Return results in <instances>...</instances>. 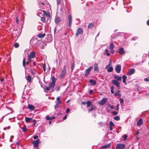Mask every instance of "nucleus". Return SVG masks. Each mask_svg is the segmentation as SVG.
<instances>
[{"mask_svg":"<svg viewBox=\"0 0 149 149\" xmlns=\"http://www.w3.org/2000/svg\"><path fill=\"white\" fill-rule=\"evenodd\" d=\"M89 83L91 84V85L94 86L95 85L96 82L95 80L91 79L89 80Z\"/></svg>","mask_w":149,"mask_h":149,"instance_id":"19","label":"nucleus"},{"mask_svg":"<svg viewBox=\"0 0 149 149\" xmlns=\"http://www.w3.org/2000/svg\"><path fill=\"white\" fill-rule=\"evenodd\" d=\"M41 21L43 23L46 22L45 18L44 17H41Z\"/></svg>","mask_w":149,"mask_h":149,"instance_id":"30","label":"nucleus"},{"mask_svg":"<svg viewBox=\"0 0 149 149\" xmlns=\"http://www.w3.org/2000/svg\"><path fill=\"white\" fill-rule=\"evenodd\" d=\"M70 110L68 108H67L66 110V112L68 113L70 112Z\"/></svg>","mask_w":149,"mask_h":149,"instance_id":"53","label":"nucleus"},{"mask_svg":"<svg viewBox=\"0 0 149 149\" xmlns=\"http://www.w3.org/2000/svg\"><path fill=\"white\" fill-rule=\"evenodd\" d=\"M109 124H110L109 126L113 127L114 126V124L113 123V122L111 121H110L109 122Z\"/></svg>","mask_w":149,"mask_h":149,"instance_id":"37","label":"nucleus"},{"mask_svg":"<svg viewBox=\"0 0 149 149\" xmlns=\"http://www.w3.org/2000/svg\"><path fill=\"white\" fill-rule=\"evenodd\" d=\"M28 62H29L30 63L31 62V59L32 58H31L30 57H28Z\"/></svg>","mask_w":149,"mask_h":149,"instance_id":"54","label":"nucleus"},{"mask_svg":"<svg viewBox=\"0 0 149 149\" xmlns=\"http://www.w3.org/2000/svg\"><path fill=\"white\" fill-rule=\"evenodd\" d=\"M113 69L112 67H110L109 68L107 69V71L109 72H111L113 70Z\"/></svg>","mask_w":149,"mask_h":149,"instance_id":"32","label":"nucleus"},{"mask_svg":"<svg viewBox=\"0 0 149 149\" xmlns=\"http://www.w3.org/2000/svg\"><path fill=\"white\" fill-rule=\"evenodd\" d=\"M95 108V106L91 107L90 109H88V111L89 112H91V111H93Z\"/></svg>","mask_w":149,"mask_h":149,"instance_id":"33","label":"nucleus"},{"mask_svg":"<svg viewBox=\"0 0 149 149\" xmlns=\"http://www.w3.org/2000/svg\"><path fill=\"white\" fill-rule=\"evenodd\" d=\"M135 72V69L133 68H131L128 71V74L129 75H131Z\"/></svg>","mask_w":149,"mask_h":149,"instance_id":"16","label":"nucleus"},{"mask_svg":"<svg viewBox=\"0 0 149 149\" xmlns=\"http://www.w3.org/2000/svg\"><path fill=\"white\" fill-rule=\"evenodd\" d=\"M105 52L106 54V55L107 56H108L110 55V53L109 52V50L107 49H106L105 50Z\"/></svg>","mask_w":149,"mask_h":149,"instance_id":"34","label":"nucleus"},{"mask_svg":"<svg viewBox=\"0 0 149 149\" xmlns=\"http://www.w3.org/2000/svg\"><path fill=\"white\" fill-rule=\"evenodd\" d=\"M108 99L107 98H104L102 99V101L100 102H99V104L101 105L104 104L107 102Z\"/></svg>","mask_w":149,"mask_h":149,"instance_id":"12","label":"nucleus"},{"mask_svg":"<svg viewBox=\"0 0 149 149\" xmlns=\"http://www.w3.org/2000/svg\"><path fill=\"white\" fill-rule=\"evenodd\" d=\"M32 119V118L27 117L25 118V121L26 122H29Z\"/></svg>","mask_w":149,"mask_h":149,"instance_id":"28","label":"nucleus"},{"mask_svg":"<svg viewBox=\"0 0 149 149\" xmlns=\"http://www.w3.org/2000/svg\"><path fill=\"white\" fill-rule=\"evenodd\" d=\"M76 20L79 22V23L80 22V20L79 19V18H76Z\"/></svg>","mask_w":149,"mask_h":149,"instance_id":"62","label":"nucleus"},{"mask_svg":"<svg viewBox=\"0 0 149 149\" xmlns=\"http://www.w3.org/2000/svg\"><path fill=\"white\" fill-rule=\"evenodd\" d=\"M4 81V78L2 77L1 78V82H3Z\"/></svg>","mask_w":149,"mask_h":149,"instance_id":"63","label":"nucleus"},{"mask_svg":"<svg viewBox=\"0 0 149 149\" xmlns=\"http://www.w3.org/2000/svg\"><path fill=\"white\" fill-rule=\"evenodd\" d=\"M43 14H42V16L46 15L47 17V22L48 23H49L51 21V19L50 17V14L49 13H46V11L43 10L42 11Z\"/></svg>","mask_w":149,"mask_h":149,"instance_id":"3","label":"nucleus"},{"mask_svg":"<svg viewBox=\"0 0 149 149\" xmlns=\"http://www.w3.org/2000/svg\"><path fill=\"white\" fill-rule=\"evenodd\" d=\"M68 26L70 28L71 26L72 23V16L71 14H69L68 15Z\"/></svg>","mask_w":149,"mask_h":149,"instance_id":"10","label":"nucleus"},{"mask_svg":"<svg viewBox=\"0 0 149 149\" xmlns=\"http://www.w3.org/2000/svg\"><path fill=\"white\" fill-rule=\"evenodd\" d=\"M143 122V121L142 119L141 118H140L139 119L138 121H137V125L138 126L141 125H142Z\"/></svg>","mask_w":149,"mask_h":149,"instance_id":"21","label":"nucleus"},{"mask_svg":"<svg viewBox=\"0 0 149 149\" xmlns=\"http://www.w3.org/2000/svg\"><path fill=\"white\" fill-rule=\"evenodd\" d=\"M115 70L116 73H120L121 70V65L119 64L117 65L116 66Z\"/></svg>","mask_w":149,"mask_h":149,"instance_id":"9","label":"nucleus"},{"mask_svg":"<svg viewBox=\"0 0 149 149\" xmlns=\"http://www.w3.org/2000/svg\"><path fill=\"white\" fill-rule=\"evenodd\" d=\"M86 103V102H82L81 103L82 104H84V105H85Z\"/></svg>","mask_w":149,"mask_h":149,"instance_id":"61","label":"nucleus"},{"mask_svg":"<svg viewBox=\"0 0 149 149\" xmlns=\"http://www.w3.org/2000/svg\"><path fill=\"white\" fill-rule=\"evenodd\" d=\"M93 68L92 66H91L85 70L84 72L85 76H86L89 74L91 71L93 69Z\"/></svg>","mask_w":149,"mask_h":149,"instance_id":"8","label":"nucleus"},{"mask_svg":"<svg viewBox=\"0 0 149 149\" xmlns=\"http://www.w3.org/2000/svg\"><path fill=\"white\" fill-rule=\"evenodd\" d=\"M125 147V145L123 144H118L116 146V148L117 149H123Z\"/></svg>","mask_w":149,"mask_h":149,"instance_id":"11","label":"nucleus"},{"mask_svg":"<svg viewBox=\"0 0 149 149\" xmlns=\"http://www.w3.org/2000/svg\"><path fill=\"white\" fill-rule=\"evenodd\" d=\"M55 89H56V91H58L59 90V89H60V88L59 86H58V87H56L55 88Z\"/></svg>","mask_w":149,"mask_h":149,"instance_id":"50","label":"nucleus"},{"mask_svg":"<svg viewBox=\"0 0 149 149\" xmlns=\"http://www.w3.org/2000/svg\"><path fill=\"white\" fill-rule=\"evenodd\" d=\"M94 26V23H91L88 25V28H92Z\"/></svg>","mask_w":149,"mask_h":149,"instance_id":"27","label":"nucleus"},{"mask_svg":"<svg viewBox=\"0 0 149 149\" xmlns=\"http://www.w3.org/2000/svg\"><path fill=\"white\" fill-rule=\"evenodd\" d=\"M147 25H149V19L147 21Z\"/></svg>","mask_w":149,"mask_h":149,"instance_id":"64","label":"nucleus"},{"mask_svg":"<svg viewBox=\"0 0 149 149\" xmlns=\"http://www.w3.org/2000/svg\"><path fill=\"white\" fill-rule=\"evenodd\" d=\"M83 33V29L80 28H79L77 30L76 33L75 34V36L76 37H77L79 35L82 34Z\"/></svg>","mask_w":149,"mask_h":149,"instance_id":"7","label":"nucleus"},{"mask_svg":"<svg viewBox=\"0 0 149 149\" xmlns=\"http://www.w3.org/2000/svg\"><path fill=\"white\" fill-rule=\"evenodd\" d=\"M45 67H46V65H45V64H44L43 66V71H45L46 70Z\"/></svg>","mask_w":149,"mask_h":149,"instance_id":"45","label":"nucleus"},{"mask_svg":"<svg viewBox=\"0 0 149 149\" xmlns=\"http://www.w3.org/2000/svg\"><path fill=\"white\" fill-rule=\"evenodd\" d=\"M25 63H26V62L25 61V59L24 58L23 59V65L24 67H25Z\"/></svg>","mask_w":149,"mask_h":149,"instance_id":"40","label":"nucleus"},{"mask_svg":"<svg viewBox=\"0 0 149 149\" xmlns=\"http://www.w3.org/2000/svg\"><path fill=\"white\" fill-rule=\"evenodd\" d=\"M113 114L115 115H116L118 114V112L116 111H114L113 112Z\"/></svg>","mask_w":149,"mask_h":149,"instance_id":"56","label":"nucleus"},{"mask_svg":"<svg viewBox=\"0 0 149 149\" xmlns=\"http://www.w3.org/2000/svg\"><path fill=\"white\" fill-rule=\"evenodd\" d=\"M118 52L120 54L122 55L124 54L125 53V51L123 47H121L119 49Z\"/></svg>","mask_w":149,"mask_h":149,"instance_id":"17","label":"nucleus"},{"mask_svg":"<svg viewBox=\"0 0 149 149\" xmlns=\"http://www.w3.org/2000/svg\"><path fill=\"white\" fill-rule=\"evenodd\" d=\"M66 73V66L65 65H64L63 67V70L62 71L60 75L61 77L62 78H63L65 77Z\"/></svg>","mask_w":149,"mask_h":149,"instance_id":"5","label":"nucleus"},{"mask_svg":"<svg viewBox=\"0 0 149 149\" xmlns=\"http://www.w3.org/2000/svg\"><path fill=\"white\" fill-rule=\"evenodd\" d=\"M26 79L28 82H30L31 81V77L29 75H28Z\"/></svg>","mask_w":149,"mask_h":149,"instance_id":"31","label":"nucleus"},{"mask_svg":"<svg viewBox=\"0 0 149 149\" xmlns=\"http://www.w3.org/2000/svg\"><path fill=\"white\" fill-rule=\"evenodd\" d=\"M115 96H118L120 97L121 95V94L120 93V91H118L116 92L114 94Z\"/></svg>","mask_w":149,"mask_h":149,"instance_id":"23","label":"nucleus"},{"mask_svg":"<svg viewBox=\"0 0 149 149\" xmlns=\"http://www.w3.org/2000/svg\"><path fill=\"white\" fill-rule=\"evenodd\" d=\"M123 137L124 138V139H125L124 140H125L126 139H127V135L126 134H125L123 135Z\"/></svg>","mask_w":149,"mask_h":149,"instance_id":"47","label":"nucleus"},{"mask_svg":"<svg viewBox=\"0 0 149 149\" xmlns=\"http://www.w3.org/2000/svg\"><path fill=\"white\" fill-rule=\"evenodd\" d=\"M60 97H57L56 98V100L55 102L56 104V105L54 106V109H56L58 108H59L61 106L60 105V104L61 103V102L60 101Z\"/></svg>","mask_w":149,"mask_h":149,"instance_id":"4","label":"nucleus"},{"mask_svg":"<svg viewBox=\"0 0 149 149\" xmlns=\"http://www.w3.org/2000/svg\"><path fill=\"white\" fill-rule=\"evenodd\" d=\"M46 119L47 120H51L50 117L48 116H46Z\"/></svg>","mask_w":149,"mask_h":149,"instance_id":"52","label":"nucleus"},{"mask_svg":"<svg viewBox=\"0 0 149 149\" xmlns=\"http://www.w3.org/2000/svg\"><path fill=\"white\" fill-rule=\"evenodd\" d=\"M45 34L39 33L38 36L40 38H43L45 36Z\"/></svg>","mask_w":149,"mask_h":149,"instance_id":"25","label":"nucleus"},{"mask_svg":"<svg viewBox=\"0 0 149 149\" xmlns=\"http://www.w3.org/2000/svg\"><path fill=\"white\" fill-rule=\"evenodd\" d=\"M119 104H118L117 106H116V107H117V108L116 109V110H118V109H119Z\"/></svg>","mask_w":149,"mask_h":149,"instance_id":"57","label":"nucleus"},{"mask_svg":"<svg viewBox=\"0 0 149 149\" xmlns=\"http://www.w3.org/2000/svg\"><path fill=\"white\" fill-rule=\"evenodd\" d=\"M137 89L138 91H139L141 89V88L139 86L137 85L136 86Z\"/></svg>","mask_w":149,"mask_h":149,"instance_id":"44","label":"nucleus"},{"mask_svg":"<svg viewBox=\"0 0 149 149\" xmlns=\"http://www.w3.org/2000/svg\"><path fill=\"white\" fill-rule=\"evenodd\" d=\"M94 71H98L99 70H98V67L97 66L95 67L94 68Z\"/></svg>","mask_w":149,"mask_h":149,"instance_id":"43","label":"nucleus"},{"mask_svg":"<svg viewBox=\"0 0 149 149\" xmlns=\"http://www.w3.org/2000/svg\"><path fill=\"white\" fill-rule=\"evenodd\" d=\"M36 56V53L33 51L31 52L29 55L27 56V57H30L32 58H35Z\"/></svg>","mask_w":149,"mask_h":149,"instance_id":"13","label":"nucleus"},{"mask_svg":"<svg viewBox=\"0 0 149 149\" xmlns=\"http://www.w3.org/2000/svg\"><path fill=\"white\" fill-rule=\"evenodd\" d=\"M112 84L116 86L117 88H120V83L116 80L114 79L112 80Z\"/></svg>","mask_w":149,"mask_h":149,"instance_id":"14","label":"nucleus"},{"mask_svg":"<svg viewBox=\"0 0 149 149\" xmlns=\"http://www.w3.org/2000/svg\"><path fill=\"white\" fill-rule=\"evenodd\" d=\"M28 107L29 109L31 111L35 109L34 107L32 105L28 104Z\"/></svg>","mask_w":149,"mask_h":149,"instance_id":"22","label":"nucleus"},{"mask_svg":"<svg viewBox=\"0 0 149 149\" xmlns=\"http://www.w3.org/2000/svg\"><path fill=\"white\" fill-rule=\"evenodd\" d=\"M56 81V79L54 77H52V82L49 84V87H45V90L47 91L51 90V92L53 91L55 86Z\"/></svg>","mask_w":149,"mask_h":149,"instance_id":"1","label":"nucleus"},{"mask_svg":"<svg viewBox=\"0 0 149 149\" xmlns=\"http://www.w3.org/2000/svg\"><path fill=\"white\" fill-rule=\"evenodd\" d=\"M30 44L31 46L37 47L39 45L38 40L37 38H32L30 41Z\"/></svg>","mask_w":149,"mask_h":149,"instance_id":"2","label":"nucleus"},{"mask_svg":"<svg viewBox=\"0 0 149 149\" xmlns=\"http://www.w3.org/2000/svg\"><path fill=\"white\" fill-rule=\"evenodd\" d=\"M144 80L145 81L149 82V76L147 78H144Z\"/></svg>","mask_w":149,"mask_h":149,"instance_id":"38","label":"nucleus"},{"mask_svg":"<svg viewBox=\"0 0 149 149\" xmlns=\"http://www.w3.org/2000/svg\"><path fill=\"white\" fill-rule=\"evenodd\" d=\"M114 47V45L113 43H111L109 46V49L110 50V51L112 54L114 53L113 50V48Z\"/></svg>","mask_w":149,"mask_h":149,"instance_id":"15","label":"nucleus"},{"mask_svg":"<svg viewBox=\"0 0 149 149\" xmlns=\"http://www.w3.org/2000/svg\"><path fill=\"white\" fill-rule=\"evenodd\" d=\"M74 63H73L72 64V66H71V69L72 71L73 70V69H74Z\"/></svg>","mask_w":149,"mask_h":149,"instance_id":"46","label":"nucleus"},{"mask_svg":"<svg viewBox=\"0 0 149 149\" xmlns=\"http://www.w3.org/2000/svg\"><path fill=\"white\" fill-rule=\"evenodd\" d=\"M111 61H110L109 64L106 66V68L107 69L111 65Z\"/></svg>","mask_w":149,"mask_h":149,"instance_id":"42","label":"nucleus"},{"mask_svg":"<svg viewBox=\"0 0 149 149\" xmlns=\"http://www.w3.org/2000/svg\"><path fill=\"white\" fill-rule=\"evenodd\" d=\"M26 127L24 126L23 127V128H22V130L23 131L25 132L26 131Z\"/></svg>","mask_w":149,"mask_h":149,"instance_id":"41","label":"nucleus"},{"mask_svg":"<svg viewBox=\"0 0 149 149\" xmlns=\"http://www.w3.org/2000/svg\"><path fill=\"white\" fill-rule=\"evenodd\" d=\"M123 77V82L126 85L127 84L126 83V79L127 78V77L125 75H124L122 76Z\"/></svg>","mask_w":149,"mask_h":149,"instance_id":"18","label":"nucleus"},{"mask_svg":"<svg viewBox=\"0 0 149 149\" xmlns=\"http://www.w3.org/2000/svg\"><path fill=\"white\" fill-rule=\"evenodd\" d=\"M93 90H90L89 91V94L91 95L92 94V93H93Z\"/></svg>","mask_w":149,"mask_h":149,"instance_id":"49","label":"nucleus"},{"mask_svg":"<svg viewBox=\"0 0 149 149\" xmlns=\"http://www.w3.org/2000/svg\"><path fill=\"white\" fill-rule=\"evenodd\" d=\"M14 46L15 48H17L19 46V44L17 43H16L14 44Z\"/></svg>","mask_w":149,"mask_h":149,"instance_id":"39","label":"nucleus"},{"mask_svg":"<svg viewBox=\"0 0 149 149\" xmlns=\"http://www.w3.org/2000/svg\"><path fill=\"white\" fill-rule=\"evenodd\" d=\"M56 1L57 4H59L60 3V0H56Z\"/></svg>","mask_w":149,"mask_h":149,"instance_id":"55","label":"nucleus"},{"mask_svg":"<svg viewBox=\"0 0 149 149\" xmlns=\"http://www.w3.org/2000/svg\"><path fill=\"white\" fill-rule=\"evenodd\" d=\"M114 119L116 120H119L120 119V118L118 116H116L114 117Z\"/></svg>","mask_w":149,"mask_h":149,"instance_id":"35","label":"nucleus"},{"mask_svg":"<svg viewBox=\"0 0 149 149\" xmlns=\"http://www.w3.org/2000/svg\"><path fill=\"white\" fill-rule=\"evenodd\" d=\"M114 78L118 81H121V80L122 77H121L117 75H115L114 76Z\"/></svg>","mask_w":149,"mask_h":149,"instance_id":"24","label":"nucleus"},{"mask_svg":"<svg viewBox=\"0 0 149 149\" xmlns=\"http://www.w3.org/2000/svg\"><path fill=\"white\" fill-rule=\"evenodd\" d=\"M55 118V117L54 116H52L51 117H50L51 120L54 119Z\"/></svg>","mask_w":149,"mask_h":149,"instance_id":"59","label":"nucleus"},{"mask_svg":"<svg viewBox=\"0 0 149 149\" xmlns=\"http://www.w3.org/2000/svg\"><path fill=\"white\" fill-rule=\"evenodd\" d=\"M111 144L109 143L107 145H106L105 146H102V148H109L111 146Z\"/></svg>","mask_w":149,"mask_h":149,"instance_id":"26","label":"nucleus"},{"mask_svg":"<svg viewBox=\"0 0 149 149\" xmlns=\"http://www.w3.org/2000/svg\"><path fill=\"white\" fill-rule=\"evenodd\" d=\"M38 136H37V135H35L33 137V139H36L37 138H38Z\"/></svg>","mask_w":149,"mask_h":149,"instance_id":"58","label":"nucleus"},{"mask_svg":"<svg viewBox=\"0 0 149 149\" xmlns=\"http://www.w3.org/2000/svg\"><path fill=\"white\" fill-rule=\"evenodd\" d=\"M40 140L39 139H37L36 140H34L32 142V143L34 145V147L35 148H37L38 145L39 143H40Z\"/></svg>","mask_w":149,"mask_h":149,"instance_id":"6","label":"nucleus"},{"mask_svg":"<svg viewBox=\"0 0 149 149\" xmlns=\"http://www.w3.org/2000/svg\"><path fill=\"white\" fill-rule=\"evenodd\" d=\"M86 104H87V107H90L91 105H92L91 102L90 101H87V102L86 103Z\"/></svg>","mask_w":149,"mask_h":149,"instance_id":"29","label":"nucleus"},{"mask_svg":"<svg viewBox=\"0 0 149 149\" xmlns=\"http://www.w3.org/2000/svg\"><path fill=\"white\" fill-rule=\"evenodd\" d=\"M61 21V18L59 17H56L55 18V22L56 24H57L59 23Z\"/></svg>","mask_w":149,"mask_h":149,"instance_id":"20","label":"nucleus"},{"mask_svg":"<svg viewBox=\"0 0 149 149\" xmlns=\"http://www.w3.org/2000/svg\"><path fill=\"white\" fill-rule=\"evenodd\" d=\"M114 89V87L113 86H112L111 88V93L112 94H113L114 93V92L113 91V90Z\"/></svg>","mask_w":149,"mask_h":149,"instance_id":"36","label":"nucleus"},{"mask_svg":"<svg viewBox=\"0 0 149 149\" xmlns=\"http://www.w3.org/2000/svg\"><path fill=\"white\" fill-rule=\"evenodd\" d=\"M67 115L66 114V115L63 118V119H64V120H65V119L66 118V117H67Z\"/></svg>","mask_w":149,"mask_h":149,"instance_id":"60","label":"nucleus"},{"mask_svg":"<svg viewBox=\"0 0 149 149\" xmlns=\"http://www.w3.org/2000/svg\"><path fill=\"white\" fill-rule=\"evenodd\" d=\"M119 101L120 103H122L123 102V99L122 98H120Z\"/></svg>","mask_w":149,"mask_h":149,"instance_id":"48","label":"nucleus"},{"mask_svg":"<svg viewBox=\"0 0 149 149\" xmlns=\"http://www.w3.org/2000/svg\"><path fill=\"white\" fill-rule=\"evenodd\" d=\"M138 39V37H135L134 38H132V40H135Z\"/></svg>","mask_w":149,"mask_h":149,"instance_id":"51","label":"nucleus"}]
</instances>
